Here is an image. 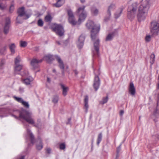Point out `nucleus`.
<instances>
[{
  "instance_id": "obj_50",
  "label": "nucleus",
  "mask_w": 159,
  "mask_h": 159,
  "mask_svg": "<svg viewBox=\"0 0 159 159\" xmlns=\"http://www.w3.org/2000/svg\"><path fill=\"white\" fill-rule=\"evenodd\" d=\"M19 91L20 93H23L24 91V89L20 87L19 88Z\"/></svg>"
},
{
  "instance_id": "obj_1",
  "label": "nucleus",
  "mask_w": 159,
  "mask_h": 159,
  "mask_svg": "<svg viewBox=\"0 0 159 159\" xmlns=\"http://www.w3.org/2000/svg\"><path fill=\"white\" fill-rule=\"evenodd\" d=\"M7 113L10 114L16 119L20 118L25 120L30 124L34 125L35 124V121L32 117V113L25 109H22L21 110L12 111L7 108H0V117H2L6 116Z\"/></svg>"
},
{
  "instance_id": "obj_31",
  "label": "nucleus",
  "mask_w": 159,
  "mask_h": 159,
  "mask_svg": "<svg viewBox=\"0 0 159 159\" xmlns=\"http://www.w3.org/2000/svg\"><path fill=\"white\" fill-rule=\"evenodd\" d=\"M56 0L57 2L56 3L53 4V6L56 7H59L62 6V4L60 2L61 0Z\"/></svg>"
},
{
  "instance_id": "obj_30",
  "label": "nucleus",
  "mask_w": 159,
  "mask_h": 159,
  "mask_svg": "<svg viewBox=\"0 0 159 159\" xmlns=\"http://www.w3.org/2000/svg\"><path fill=\"white\" fill-rule=\"evenodd\" d=\"M21 61V59L19 56H17L15 59V65H20L19 63Z\"/></svg>"
},
{
  "instance_id": "obj_2",
  "label": "nucleus",
  "mask_w": 159,
  "mask_h": 159,
  "mask_svg": "<svg viewBox=\"0 0 159 159\" xmlns=\"http://www.w3.org/2000/svg\"><path fill=\"white\" fill-rule=\"evenodd\" d=\"M85 7V6H83L82 7H79L77 9L76 12L79 16L78 21L76 20L74 16L68 18L69 22L73 25L76 24H80L84 20L87 16V12L84 10Z\"/></svg>"
},
{
  "instance_id": "obj_12",
  "label": "nucleus",
  "mask_w": 159,
  "mask_h": 159,
  "mask_svg": "<svg viewBox=\"0 0 159 159\" xmlns=\"http://www.w3.org/2000/svg\"><path fill=\"white\" fill-rule=\"evenodd\" d=\"M27 132L29 136L30 140L31 143H29L28 144V147L29 148L30 146L33 145L34 143V136L33 134L31 132L30 130L29 129H27Z\"/></svg>"
},
{
  "instance_id": "obj_32",
  "label": "nucleus",
  "mask_w": 159,
  "mask_h": 159,
  "mask_svg": "<svg viewBox=\"0 0 159 159\" xmlns=\"http://www.w3.org/2000/svg\"><path fill=\"white\" fill-rule=\"evenodd\" d=\"M155 56L154 54L152 53L150 56V62L151 65H152L154 62Z\"/></svg>"
},
{
  "instance_id": "obj_60",
  "label": "nucleus",
  "mask_w": 159,
  "mask_h": 159,
  "mask_svg": "<svg viewBox=\"0 0 159 159\" xmlns=\"http://www.w3.org/2000/svg\"><path fill=\"white\" fill-rule=\"evenodd\" d=\"M52 72H56V70L55 69H53V70H52Z\"/></svg>"
},
{
  "instance_id": "obj_35",
  "label": "nucleus",
  "mask_w": 159,
  "mask_h": 159,
  "mask_svg": "<svg viewBox=\"0 0 159 159\" xmlns=\"http://www.w3.org/2000/svg\"><path fill=\"white\" fill-rule=\"evenodd\" d=\"M52 19V18L50 15H48L46 16L45 18V20L47 22H50Z\"/></svg>"
},
{
  "instance_id": "obj_64",
  "label": "nucleus",
  "mask_w": 159,
  "mask_h": 159,
  "mask_svg": "<svg viewBox=\"0 0 159 159\" xmlns=\"http://www.w3.org/2000/svg\"><path fill=\"white\" fill-rule=\"evenodd\" d=\"M34 126H35V127H36V126H36V125H34Z\"/></svg>"
},
{
  "instance_id": "obj_20",
  "label": "nucleus",
  "mask_w": 159,
  "mask_h": 159,
  "mask_svg": "<svg viewBox=\"0 0 159 159\" xmlns=\"http://www.w3.org/2000/svg\"><path fill=\"white\" fill-rule=\"evenodd\" d=\"M43 144L41 139H38L36 141V149L38 150H40L43 148Z\"/></svg>"
},
{
  "instance_id": "obj_13",
  "label": "nucleus",
  "mask_w": 159,
  "mask_h": 159,
  "mask_svg": "<svg viewBox=\"0 0 159 159\" xmlns=\"http://www.w3.org/2000/svg\"><path fill=\"white\" fill-rule=\"evenodd\" d=\"M55 57L58 64V66L61 69H64L65 66L63 62L60 57L58 55H55Z\"/></svg>"
},
{
  "instance_id": "obj_61",
  "label": "nucleus",
  "mask_w": 159,
  "mask_h": 159,
  "mask_svg": "<svg viewBox=\"0 0 159 159\" xmlns=\"http://www.w3.org/2000/svg\"><path fill=\"white\" fill-rule=\"evenodd\" d=\"M93 141H92V143H91V147H92V148H93Z\"/></svg>"
},
{
  "instance_id": "obj_10",
  "label": "nucleus",
  "mask_w": 159,
  "mask_h": 159,
  "mask_svg": "<svg viewBox=\"0 0 159 159\" xmlns=\"http://www.w3.org/2000/svg\"><path fill=\"white\" fill-rule=\"evenodd\" d=\"M93 87L95 91H97L100 85V80L98 76L95 75L93 84Z\"/></svg>"
},
{
  "instance_id": "obj_37",
  "label": "nucleus",
  "mask_w": 159,
  "mask_h": 159,
  "mask_svg": "<svg viewBox=\"0 0 159 159\" xmlns=\"http://www.w3.org/2000/svg\"><path fill=\"white\" fill-rule=\"evenodd\" d=\"M21 104L25 108H29L30 105L28 102L25 101L23 100Z\"/></svg>"
},
{
  "instance_id": "obj_34",
  "label": "nucleus",
  "mask_w": 159,
  "mask_h": 159,
  "mask_svg": "<svg viewBox=\"0 0 159 159\" xmlns=\"http://www.w3.org/2000/svg\"><path fill=\"white\" fill-rule=\"evenodd\" d=\"M121 144H120L117 148L116 149V158H118L119 157V153L121 149Z\"/></svg>"
},
{
  "instance_id": "obj_39",
  "label": "nucleus",
  "mask_w": 159,
  "mask_h": 159,
  "mask_svg": "<svg viewBox=\"0 0 159 159\" xmlns=\"http://www.w3.org/2000/svg\"><path fill=\"white\" fill-rule=\"evenodd\" d=\"M20 43V46L21 47H25L27 45V43L26 41H21Z\"/></svg>"
},
{
  "instance_id": "obj_3",
  "label": "nucleus",
  "mask_w": 159,
  "mask_h": 159,
  "mask_svg": "<svg viewBox=\"0 0 159 159\" xmlns=\"http://www.w3.org/2000/svg\"><path fill=\"white\" fill-rule=\"evenodd\" d=\"M150 8L148 0H142L138 8L137 17L139 21L144 20L147 16Z\"/></svg>"
},
{
  "instance_id": "obj_19",
  "label": "nucleus",
  "mask_w": 159,
  "mask_h": 159,
  "mask_svg": "<svg viewBox=\"0 0 159 159\" xmlns=\"http://www.w3.org/2000/svg\"><path fill=\"white\" fill-rule=\"evenodd\" d=\"M61 88L62 89V94L64 96H66L67 94V92L69 90V88L67 87H65L62 83L60 84Z\"/></svg>"
},
{
  "instance_id": "obj_56",
  "label": "nucleus",
  "mask_w": 159,
  "mask_h": 159,
  "mask_svg": "<svg viewBox=\"0 0 159 159\" xmlns=\"http://www.w3.org/2000/svg\"><path fill=\"white\" fill-rule=\"evenodd\" d=\"M62 70H61V73H62V75H64V69H62Z\"/></svg>"
},
{
  "instance_id": "obj_21",
  "label": "nucleus",
  "mask_w": 159,
  "mask_h": 159,
  "mask_svg": "<svg viewBox=\"0 0 159 159\" xmlns=\"http://www.w3.org/2000/svg\"><path fill=\"white\" fill-rule=\"evenodd\" d=\"M91 14L94 16H97L99 12L98 10L95 7H92L91 8Z\"/></svg>"
},
{
  "instance_id": "obj_53",
  "label": "nucleus",
  "mask_w": 159,
  "mask_h": 159,
  "mask_svg": "<svg viewBox=\"0 0 159 159\" xmlns=\"http://www.w3.org/2000/svg\"><path fill=\"white\" fill-rule=\"evenodd\" d=\"M71 120V118H68V122L66 123L67 124H69L70 123V122Z\"/></svg>"
},
{
  "instance_id": "obj_42",
  "label": "nucleus",
  "mask_w": 159,
  "mask_h": 159,
  "mask_svg": "<svg viewBox=\"0 0 159 159\" xmlns=\"http://www.w3.org/2000/svg\"><path fill=\"white\" fill-rule=\"evenodd\" d=\"M6 50V46L0 49V53L2 54H4Z\"/></svg>"
},
{
  "instance_id": "obj_24",
  "label": "nucleus",
  "mask_w": 159,
  "mask_h": 159,
  "mask_svg": "<svg viewBox=\"0 0 159 159\" xmlns=\"http://www.w3.org/2000/svg\"><path fill=\"white\" fill-rule=\"evenodd\" d=\"M23 70V71H21L20 72H19L17 74L20 75L22 77L28 76L29 74L27 70L25 68H24Z\"/></svg>"
},
{
  "instance_id": "obj_7",
  "label": "nucleus",
  "mask_w": 159,
  "mask_h": 159,
  "mask_svg": "<svg viewBox=\"0 0 159 159\" xmlns=\"http://www.w3.org/2000/svg\"><path fill=\"white\" fill-rule=\"evenodd\" d=\"M53 30L56 34L60 37L62 36L64 33V30L63 26L61 24H55L52 28Z\"/></svg>"
},
{
  "instance_id": "obj_48",
  "label": "nucleus",
  "mask_w": 159,
  "mask_h": 159,
  "mask_svg": "<svg viewBox=\"0 0 159 159\" xmlns=\"http://www.w3.org/2000/svg\"><path fill=\"white\" fill-rule=\"evenodd\" d=\"M16 23L18 24H22L23 23L22 20H20L18 19V17L16 18Z\"/></svg>"
},
{
  "instance_id": "obj_44",
  "label": "nucleus",
  "mask_w": 159,
  "mask_h": 159,
  "mask_svg": "<svg viewBox=\"0 0 159 159\" xmlns=\"http://www.w3.org/2000/svg\"><path fill=\"white\" fill-rule=\"evenodd\" d=\"M107 16H106L104 19V20L105 21L107 22L110 20L111 17V14L110 15V14L107 13Z\"/></svg>"
},
{
  "instance_id": "obj_43",
  "label": "nucleus",
  "mask_w": 159,
  "mask_h": 159,
  "mask_svg": "<svg viewBox=\"0 0 159 159\" xmlns=\"http://www.w3.org/2000/svg\"><path fill=\"white\" fill-rule=\"evenodd\" d=\"M59 148L61 150H64L66 148V145L64 143H61L59 145Z\"/></svg>"
},
{
  "instance_id": "obj_58",
  "label": "nucleus",
  "mask_w": 159,
  "mask_h": 159,
  "mask_svg": "<svg viewBox=\"0 0 159 159\" xmlns=\"http://www.w3.org/2000/svg\"><path fill=\"white\" fill-rule=\"evenodd\" d=\"M47 81H48V82H50V79L49 77H47Z\"/></svg>"
},
{
  "instance_id": "obj_51",
  "label": "nucleus",
  "mask_w": 159,
  "mask_h": 159,
  "mask_svg": "<svg viewBox=\"0 0 159 159\" xmlns=\"http://www.w3.org/2000/svg\"><path fill=\"white\" fill-rule=\"evenodd\" d=\"M25 15L26 17L24 18V19H25V20L27 19L30 17V16L28 14H25Z\"/></svg>"
},
{
  "instance_id": "obj_49",
  "label": "nucleus",
  "mask_w": 159,
  "mask_h": 159,
  "mask_svg": "<svg viewBox=\"0 0 159 159\" xmlns=\"http://www.w3.org/2000/svg\"><path fill=\"white\" fill-rule=\"evenodd\" d=\"M51 149L50 148H48L46 149V152L48 154H49L51 152Z\"/></svg>"
},
{
  "instance_id": "obj_4",
  "label": "nucleus",
  "mask_w": 159,
  "mask_h": 159,
  "mask_svg": "<svg viewBox=\"0 0 159 159\" xmlns=\"http://www.w3.org/2000/svg\"><path fill=\"white\" fill-rule=\"evenodd\" d=\"M86 26L89 29H91V38L92 40L95 39L97 36V34L99 33L100 30V25L95 24L93 21L88 20L86 24Z\"/></svg>"
},
{
  "instance_id": "obj_36",
  "label": "nucleus",
  "mask_w": 159,
  "mask_h": 159,
  "mask_svg": "<svg viewBox=\"0 0 159 159\" xmlns=\"http://www.w3.org/2000/svg\"><path fill=\"white\" fill-rule=\"evenodd\" d=\"M67 12L68 16V18L69 17H72L74 16L73 15V12L70 9H67Z\"/></svg>"
},
{
  "instance_id": "obj_5",
  "label": "nucleus",
  "mask_w": 159,
  "mask_h": 159,
  "mask_svg": "<svg viewBox=\"0 0 159 159\" xmlns=\"http://www.w3.org/2000/svg\"><path fill=\"white\" fill-rule=\"evenodd\" d=\"M138 6V2H135L128 7L127 9V17L130 20H132L135 17Z\"/></svg>"
},
{
  "instance_id": "obj_62",
  "label": "nucleus",
  "mask_w": 159,
  "mask_h": 159,
  "mask_svg": "<svg viewBox=\"0 0 159 159\" xmlns=\"http://www.w3.org/2000/svg\"><path fill=\"white\" fill-rule=\"evenodd\" d=\"M68 68H69V66H66V69H68Z\"/></svg>"
},
{
  "instance_id": "obj_57",
  "label": "nucleus",
  "mask_w": 159,
  "mask_h": 159,
  "mask_svg": "<svg viewBox=\"0 0 159 159\" xmlns=\"http://www.w3.org/2000/svg\"><path fill=\"white\" fill-rule=\"evenodd\" d=\"M80 0V2H81V3H84L85 2V0Z\"/></svg>"
},
{
  "instance_id": "obj_15",
  "label": "nucleus",
  "mask_w": 159,
  "mask_h": 159,
  "mask_svg": "<svg viewBox=\"0 0 159 159\" xmlns=\"http://www.w3.org/2000/svg\"><path fill=\"white\" fill-rule=\"evenodd\" d=\"M117 31L116 30L113 31L111 33L109 34L107 36L106 38V41H109L111 40L113 37L117 35Z\"/></svg>"
},
{
  "instance_id": "obj_27",
  "label": "nucleus",
  "mask_w": 159,
  "mask_h": 159,
  "mask_svg": "<svg viewBox=\"0 0 159 159\" xmlns=\"http://www.w3.org/2000/svg\"><path fill=\"white\" fill-rule=\"evenodd\" d=\"M89 98L87 95H86L85 96V98L84 99V107L86 108V112H87L88 111V109L89 107V105L88 104Z\"/></svg>"
},
{
  "instance_id": "obj_46",
  "label": "nucleus",
  "mask_w": 159,
  "mask_h": 159,
  "mask_svg": "<svg viewBox=\"0 0 159 159\" xmlns=\"http://www.w3.org/2000/svg\"><path fill=\"white\" fill-rule=\"evenodd\" d=\"M6 7V6L2 3H0V9L3 10Z\"/></svg>"
},
{
  "instance_id": "obj_11",
  "label": "nucleus",
  "mask_w": 159,
  "mask_h": 159,
  "mask_svg": "<svg viewBox=\"0 0 159 159\" xmlns=\"http://www.w3.org/2000/svg\"><path fill=\"white\" fill-rule=\"evenodd\" d=\"M10 23V18L9 17L6 18L5 25L4 28V32L5 34H7L8 33Z\"/></svg>"
},
{
  "instance_id": "obj_38",
  "label": "nucleus",
  "mask_w": 159,
  "mask_h": 159,
  "mask_svg": "<svg viewBox=\"0 0 159 159\" xmlns=\"http://www.w3.org/2000/svg\"><path fill=\"white\" fill-rule=\"evenodd\" d=\"M108 100V97L107 96L106 97H104L103 98L102 101L100 102V103L104 104L105 103H107Z\"/></svg>"
},
{
  "instance_id": "obj_47",
  "label": "nucleus",
  "mask_w": 159,
  "mask_h": 159,
  "mask_svg": "<svg viewBox=\"0 0 159 159\" xmlns=\"http://www.w3.org/2000/svg\"><path fill=\"white\" fill-rule=\"evenodd\" d=\"M14 9V5H11L9 8V12L11 13H12Z\"/></svg>"
},
{
  "instance_id": "obj_8",
  "label": "nucleus",
  "mask_w": 159,
  "mask_h": 159,
  "mask_svg": "<svg viewBox=\"0 0 159 159\" xmlns=\"http://www.w3.org/2000/svg\"><path fill=\"white\" fill-rule=\"evenodd\" d=\"M92 40L94 42L93 45L94 50L93 51V52L94 55H97L98 56L99 54V40L97 37V34L96 39H95Z\"/></svg>"
},
{
  "instance_id": "obj_26",
  "label": "nucleus",
  "mask_w": 159,
  "mask_h": 159,
  "mask_svg": "<svg viewBox=\"0 0 159 159\" xmlns=\"http://www.w3.org/2000/svg\"><path fill=\"white\" fill-rule=\"evenodd\" d=\"M16 46L14 43L11 44L9 46V48L11 54H14L15 53V48Z\"/></svg>"
},
{
  "instance_id": "obj_52",
  "label": "nucleus",
  "mask_w": 159,
  "mask_h": 159,
  "mask_svg": "<svg viewBox=\"0 0 159 159\" xmlns=\"http://www.w3.org/2000/svg\"><path fill=\"white\" fill-rule=\"evenodd\" d=\"M73 71L75 73V75H77L78 73V71H77V70H73Z\"/></svg>"
},
{
  "instance_id": "obj_41",
  "label": "nucleus",
  "mask_w": 159,
  "mask_h": 159,
  "mask_svg": "<svg viewBox=\"0 0 159 159\" xmlns=\"http://www.w3.org/2000/svg\"><path fill=\"white\" fill-rule=\"evenodd\" d=\"M14 98L15 99V100L17 101L18 102L21 103L23 101V99L21 98H19L16 96H14Z\"/></svg>"
},
{
  "instance_id": "obj_23",
  "label": "nucleus",
  "mask_w": 159,
  "mask_h": 159,
  "mask_svg": "<svg viewBox=\"0 0 159 159\" xmlns=\"http://www.w3.org/2000/svg\"><path fill=\"white\" fill-rule=\"evenodd\" d=\"M33 79L32 77H29L23 80V83L26 85H28L30 84V83L33 81Z\"/></svg>"
},
{
  "instance_id": "obj_40",
  "label": "nucleus",
  "mask_w": 159,
  "mask_h": 159,
  "mask_svg": "<svg viewBox=\"0 0 159 159\" xmlns=\"http://www.w3.org/2000/svg\"><path fill=\"white\" fill-rule=\"evenodd\" d=\"M37 24L39 26L42 27L43 26V22L42 20L41 19L39 20L38 21Z\"/></svg>"
},
{
  "instance_id": "obj_18",
  "label": "nucleus",
  "mask_w": 159,
  "mask_h": 159,
  "mask_svg": "<svg viewBox=\"0 0 159 159\" xmlns=\"http://www.w3.org/2000/svg\"><path fill=\"white\" fill-rule=\"evenodd\" d=\"M17 13L18 14V17H22L25 14V8L24 7H22L19 8L17 11Z\"/></svg>"
},
{
  "instance_id": "obj_54",
  "label": "nucleus",
  "mask_w": 159,
  "mask_h": 159,
  "mask_svg": "<svg viewBox=\"0 0 159 159\" xmlns=\"http://www.w3.org/2000/svg\"><path fill=\"white\" fill-rule=\"evenodd\" d=\"M124 113V111L123 110H121L120 112V116H122Z\"/></svg>"
},
{
  "instance_id": "obj_16",
  "label": "nucleus",
  "mask_w": 159,
  "mask_h": 159,
  "mask_svg": "<svg viewBox=\"0 0 159 159\" xmlns=\"http://www.w3.org/2000/svg\"><path fill=\"white\" fill-rule=\"evenodd\" d=\"M129 93L132 95H134L135 93V89L134 87V84L132 82L129 84Z\"/></svg>"
},
{
  "instance_id": "obj_6",
  "label": "nucleus",
  "mask_w": 159,
  "mask_h": 159,
  "mask_svg": "<svg viewBox=\"0 0 159 159\" xmlns=\"http://www.w3.org/2000/svg\"><path fill=\"white\" fill-rule=\"evenodd\" d=\"M150 34L152 37H156L159 34V21L153 20L151 22L150 26Z\"/></svg>"
},
{
  "instance_id": "obj_55",
  "label": "nucleus",
  "mask_w": 159,
  "mask_h": 159,
  "mask_svg": "<svg viewBox=\"0 0 159 159\" xmlns=\"http://www.w3.org/2000/svg\"><path fill=\"white\" fill-rule=\"evenodd\" d=\"M25 156H21L20 158H19L18 159H24Z\"/></svg>"
},
{
  "instance_id": "obj_28",
  "label": "nucleus",
  "mask_w": 159,
  "mask_h": 159,
  "mask_svg": "<svg viewBox=\"0 0 159 159\" xmlns=\"http://www.w3.org/2000/svg\"><path fill=\"white\" fill-rule=\"evenodd\" d=\"M44 58L48 62H50L53 60L52 56L51 55H48L45 56L44 57Z\"/></svg>"
},
{
  "instance_id": "obj_17",
  "label": "nucleus",
  "mask_w": 159,
  "mask_h": 159,
  "mask_svg": "<svg viewBox=\"0 0 159 159\" xmlns=\"http://www.w3.org/2000/svg\"><path fill=\"white\" fill-rule=\"evenodd\" d=\"M124 8L123 6H121L116 11L114 14L115 18L116 19L119 18L120 17Z\"/></svg>"
},
{
  "instance_id": "obj_29",
  "label": "nucleus",
  "mask_w": 159,
  "mask_h": 159,
  "mask_svg": "<svg viewBox=\"0 0 159 159\" xmlns=\"http://www.w3.org/2000/svg\"><path fill=\"white\" fill-rule=\"evenodd\" d=\"M102 139V133H100L98 136L97 143L98 146L101 141Z\"/></svg>"
},
{
  "instance_id": "obj_59",
  "label": "nucleus",
  "mask_w": 159,
  "mask_h": 159,
  "mask_svg": "<svg viewBox=\"0 0 159 159\" xmlns=\"http://www.w3.org/2000/svg\"><path fill=\"white\" fill-rule=\"evenodd\" d=\"M56 43L57 44L59 45H61V43H60V42L58 41H56Z\"/></svg>"
},
{
  "instance_id": "obj_45",
  "label": "nucleus",
  "mask_w": 159,
  "mask_h": 159,
  "mask_svg": "<svg viewBox=\"0 0 159 159\" xmlns=\"http://www.w3.org/2000/svg\"><path fill=\"white\" fill-rule=\"evenodd\" d=\"M151 37H152L151 35H148L147 36L145 37V40L146 42H148L150 41Z\"/></svg>"
},
{
  "instance_id": "obj_25",
  "label": "nucleus",
  "mask_w": 159,
  "mask_h": 159,
  "mask_svg": "<svg viewBox=\"0 0 159 159\" xmlns=\"http://www.w3.org/2000/svg\"><path fill=\"white\" fill-rule=\"evenodd\" d=\"M116 8V6L115 4H111L108 7L107 11V13L108 14H111V11L114 10Z\"/></svg>"
},
{
  "instance_id": "obj_33",
  "label": "nucleus",
  "mask_w": 159,
  "mask_h": 159,
  "mask_svg": "<svg viewBox=\"0 0 159 159\" xmlns=\"http://www.w3.org/2000/svg\"><path fill=\"white\" fill-rule=\"evenodd\" d=\"M59 100V97L57 95L54 96L52 100V102L53 103L56 104L58 102Z\"/></svg>"
},
{
  "instance_id": "obj_22",
  "label": "nucleus",
  "mask_w": 159,
  "mask_h": 159,
  "mask_svg": "<svg viewBox=\"0 0 159 159\" xmlns=\"http://www.w3.org/2000/svg\"><path fill=\"white\" fill-rule=\"evenodd\" d=\"M24 68L22 64L15 65V71L16 73L19 72L21 70H23Z\"/></svg>"
},
{
  "instance_id": "obj_63",
  "label": "nucleus",
  "mask_w": 159,
  "mask_h": 159,
  "mask_svg": "<svg viewBox=\"0 0 159 159\" xmlns=\"http://www.w3.org/2000/svg\"><path fill=\"white\" fill-rule=\"evenodd\" d=\"M3 63H2V62H1V65H3Z\"/></svg>"
},
{
  "instance_id": "obj_14",
  "label": "nucleus",
  "mask_w": 159,
  "mask_h": 159,
  "mask_svg": "<svg viewBox=\"0 0 159 159\" xmlns=\"http://www.w3.org/2000/svg\"><path fill=\"white\" fill-rule=\"evenodd\" d=\"M42 61V59L38 60L35 58H34L31 60L30 64L34 68H35L38 66V63L41 62Z\"/></svg>"
},
{
  "instance_id": "obj_9",
  "label": "nucleus",
  "mask_w": 159,
  "mask_h": 159,
  "mask_svg": "<svg viewBox=\"0 0 159 159\" xmlns=\"http://www.w3.org/2000/svg\"><path fill=\"white\" fill-rule=\"evenodd\" d=\"M85 39V37L83 35H81L80 36L77 43V46L79 49H81L83 48Z\"/></svg>"
}]
</instances>
